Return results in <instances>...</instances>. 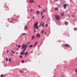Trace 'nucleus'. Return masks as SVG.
Returning <instances> with one entry per match:
<instances>
[{"label":"nucleus","mask_w":77,"mask_h":77,"mask_svg":"<svg viewBox=\"0 0 77 77\" xmlns=\"http://www.w3.org/2000/svg\"><path fill=\"white\" fill-rule=\"evenodd\" d=\"M18 53H19L18 52L16 53L17 54H18Z\"/></svg>","instance_id":"58836bf2"},{"label":"nucleus","mask_w":77,"mask_h":77,"mask_svg":"<svg viewBox=\"0 0 77 77\" xmlns=\"http://www.w3.org/2000/svg\"><path fill=\"white\" fill-rule=\"evenodd\" d=\"M11 55V56H13V54H12Z\"/></svg>","instance_id":"c03bdc74"},{"label":"nucleus","mask_w":77,"mask_h":77,"mask_svg":"<svg viewBox=\"0 0 77 77\" xmlns=\"http://www.w3.org/2000/svg\"><path fill=\"white\" fill-rule=\"evenodd\" d=\"M6 76V75H1L0 76L1 77H5Z\"/></svg>","instance_id":"ddd939ff"},{"label":"nucleus","mask_w":77,"mask_h":77,"mask_svg":"<svg viewBox=\"0 0 77 77\" xmlns=\"http://www.w3.org/2000/svg\"><path fill=\"white\" fill-rule=\"evenodd\" d=\"M44 23H42V26L43 27L44 26Z\"/></svg>","instance_id":"bb28decb"},{"label":"nucleus","mask_w":77,"mask_h":77,"mask_svg":"<svg viewBox=\"0 0 77 77\" xmlns=\"http://www.w3.org/2000/svg\"><path fill=\"white\" fill-rule=\"evenodd\" d=\"M64 46L65 47H70V46H69V45L68 44H66L64 45Z\"/></svg>","instance_id":"423d86ee"},{"label":"nucleus","mask_w":77,"mask_h":77,"mask_svg":"<svg viewBox=\"0 0 77 77\" xmlns=\"http://www.w3.org/2000/svg\"><path fill=\"white\" fill-rule=\"evenodd\" d=\"M22 63H24V60L22 61Z\"/></svg>","instance_id":"f704fd0d"},{"label":"nucleus","mask_w":77,"mask_h":77,"mask_svg":"<svg viewBox=\"0 0 77 77\" xmlns=\"http://www.w3.org/2000/svg\"><path fill=\"white\" fill-rule=\"evenodd\" d=\"M36 13L37 14H39V11H38L36 12Z\"/></svg>","instance_id":"a211bd4d"},{"label":"nucleus","mask_w":77,"mask_h":77,"mask_svg":"<svg viewBox=\"0 0 77 77\" xmlns=\"http://www.w3.org/2000/svg\"><path fill=\"white\" fill-rule=\"evenodd\" d=\"M30 44V42H29V43H28L27 44V45H28V44Z\"/></svg>","instance_id":"2f4dec72"},{"label":"nucleus","mask_w":77,"mask_h":77,"mask_svg":"<svg viewBox=\"0 0 77 77\" xmlns=\"http://www.w3.org/2000/svg\"><path fill=\"white\" fill-rule=\"evenodd\" d=\"M65 24L66 25H67L68 24V23L67 22H65Z\"/></svg>","instance_id":"2eb2a0df"},{"label":"nucleus","mask_w":77,"mask_h":77,"mask_svg":"<svg viewBox=\"0 0 77 77\" xmlns=\"http://www.w3.org/2000/svg\"><path fill=\"white\" fill-rule=\"evenodd\" d=\"M45 27H48V24H46L45 25Z\"/></svg>","instance_id":"a878e982"},{"label":"nucleus","mask_w":77,"mask_h":77,"mask_svg":"<svg viewBox=\"0 0 77 77\" xmlns=\"http://www.w3.org/2000/svg\"><path fill=\"white\" fill-rule=\"evenodd\" d=\"M17 46V45H16V47Z\"/></svg>","instance_id":"8fccbe9b"},{"label":"nucleus","mask_w":77,"mask_h":77,"mask_svg":"<svg viewBox=\"0 0 77 77\" xmlns=\"http://www.w3.org/2000/svg\"><path fill=\"white\" fill-rule=\"evenodd\" d=\"M33 11V10H31V12H32V11Z\"/></svg>","instance_id":"79ce46f5"},{"label":"nucleus","mask_w":77,"mask_h":77,"mask_svg":"<svg viewBox=\"0 0 77 77\" xmlns=\"http://www.w3.org/2000/svg\"><path fill=\"white\" fill-rule=\"evenodd\" d=\"M66 4H65L64 5V8L66 9Z\"/></svg>","instance_id":"f8f14e48"},{"label":"nucleus","mask_w":77,"mask_h":77,"mask_svg":"<svg viewBox=\"0 0 77 77\" xmlns=\"http://www.w3.org/2000/svg\"><path fill=\"white\" fill-rule=\"evenodd\" d=\"M72 17H74V15H72Z\"/></svg>","instance_id":"4c0bfd02"},{"label":"nucleus","mask_w":77,"mask_h":77,"mask_svg":"<svg viewBox=\"0 0 77 77\" xmlns=\"http://www.w3.org/2000/svg\"><path fill=\"white\" fill-rule=\"evenodd\" d=\"M44 32V30H43L42 32V34H43Z\"/></svg>","instance_id":"412c9836"},{"label":"nucleus","mask_w":77,"mask_h":77,"mask_svg":"<svg viewBox=\"0 0 77 77\" xmlns=\"http://www.w3.org/2000/svg\"><path fill=\"white\" fill-rule=\"evenodd\" d=\"M55 10H56V11H57L59 10V9L57 8H55Z\"/></svg>","instance_id":"aec40b11"},{"label":"nucleus","mask_w":77,"mask_h":77,"mask_svg":"<svg viewBox=\"0 0 77 77\" xmlns=\"http://www.w3.org/2000/svg\"><path fill=\"white\" fill-rule=\"evenodd\" d=\"M24 29H26V30L27 29V26H26V25H25V26Z\"/></svg>","instance_id":"4468645a"},{"label":"nucleus","mask_w":77,"mask_h":77,"mask_svg":"<svg viewBox=\"0 0 77 77\" xmlns=\"http://www.w3.org/2000/svg\"><path fill=\"white\" fill-rule=\"evenodd\" d=\"M41 23H42V22H41V23H40V25H39V26L40 27H41Z\"/></svg>","instance_id":"7c9ffc66"},{"label":"nucleus","mask_w":77,"mask_h":77,"mask_svg":"<svg viewBox=\"0 0 77 77\" xmlns=\"http://www.w3.org/2000/svg\"><path fill=\"white\" fill-rule=\"evenodd\" d=\"M55 17L57 20H60V16H59V15H55Z\"/></svg>","instance_id":"f03ea898"},{"label":"nucleus","mask_w":77,"mask_h":77,"mask_svg":"<svg viewBox=\"0 0 77 77\" xmlns=\"http://www.w3.org/2000/svg\"><path fill=\"white\" fill-rule=\"evenodd\" d=\"M38 22H36L34 25V29H38L39 26H38Z\"/></svg>","instance_id":"f257e3e1"},{"label":"nucleus","mask_w":77,"mask_h":77,"mask_svg":"<svg viewBox=\"0 0 77 77\" xmlns=\"http://www.w3.org/2000/svg\"><path fill=\"white\" fill-rule=\"evenodd\" d=\"M20 73H23V71H22L21 70L20 71Z\"/></svg>","instance_id":"4be33fe9"},{"label":"nucleus","mask_w":77,"mask_h":77,"mask_svg":"<svg viewBox=\"0 0 77 77\" xmlns=\"http://www.w3.org/2000/svg\"><path fill=\"white\" fill-rule=\"evenodd\" d=\"M8 52H9V51H8H8H7V53H8Z\"/></svg>","instance_id":"a19ab883"},{"label":"nucleus","mask_w":77,"mask_h":77,"mask_svg":"<svg viewBox=\"0 0 77 77\" xmlns=\"http://www.w3.org/2000/svg\"><path fill=\"white\" fill-rule=\"evenodd\" d=\"M27 47V46H26V48H25L23 50V51H26V48Z\"/></svg>","instance_id":"9b49d317"},{"label":"nucleus","mask_w":77,"mask_h":77,"mask_svg":"<svg viewBox=\"0 0 77 77\" xmlns=\"http://www.w3.org/2000/svg\"><path fill=\"white\" fill-rule=\"evenodd\" d=\"M38 7L39 8H41V6H38Z\"/></svg>","instance_id":"ea45409f"},{"label":"nucleus","mask_w":77,"mask_h":77,"mask_svg":"<svg viewBox=\"0 0 77 77\" xmlns=\"http://www.w3.org/2000/svg\"><path fill=\"white\" fill-rule=\"evenodd\" d=\"M33 46V45H30L29 46V47H32Z\"/></svg>","instance_id":"5701e85b"},{"label":"nucleus","mask_w":77,"mask_h":77,"mask_svg":"<svg viewBox=\"0 0 77 77\" xmlns=\"http://www.w3.org/2000/svg\"><path fill=\"white\" fill-rule=\"evenodd\" d=\"M46 11H47V10H46V9L43 10L42 11V12L41 13V15H43V12H46Z\"/></svg>","instance_id":"20e7f679"},{"label":"nucleus","mask_w":77,"mask_h":77,"mask_svg":"<svg viewBox=\"0 0 77 77\" xmlns=\"http://www.w3.org/2000/svg\"><path fill=\"white\" fill-rule=\"evenodd\" d=\"M18 47L19 48H20V47H21V46H20V45H19V46H18Z\"/></svg>","instance_id":"c756f323"},{"label":"nucleus","mask_w":77,"mask_h":77,"mask_svg":"<svg viewBox=\"0 0 77 77\" xmlns=\"http://www.w3.org/2000/svg\"><path fill=\"white\" fill-rule=\"evenodd\" d=\"M35 36L33 35L32 37V40H33V39H35Z\"/></svg>","instance_id":"dca6fc26"},{"label":"nucleus","mask_w":77,"mask_h":77,"mask_svg":"<svg viewBox=\"0 0 77 77\" xmlns=\"http://www.w3.org/2000/svg\"><path fill=\"white\" fill-rule=\"evenodd\" d=\"M68 17H69V15H68Z\"/></svg>","instance_id":"de8ad7c7"},{"label":"nucleus","mask_w":77,"mask_h":77,"mask_svg":"<svg viewBox=\"0 0 77 77\" xmlns=\"http://www.w3.org/2000/svg\"><path fill=\"white\" fill-rule=\"evenodd\" d=\"M38 44V42H36L35 43L34 45V47H36V45Z\"/></svg>","instance_id":"1a4fd4ad"},{"label":"nucleus","mask_w":77,"mask_h":77,"mask_svg":"<svg viewBox=\"0 0 77 77\" xmlns=\"http://www.w3.org/2000/svg\"><path fill=\"white\" fill-rule=\"evenodd\" d=\"M9 61H11V58H10L9 59Z\"/></svg>","instance_id":"473e14b6"},{"label":"nucleus","mask_w":77,"mask_h":77,"mask_svg":"<svg viewBox=\"0 0 77 77\" xmlns=\"http://www.w3.org/2000/svg\"><path fill=\"white\" fill-rule=\"evenodd\" d=\"M17 50H19L18 49H17Z\"/></svg>","instance_id":"09e8293b"},{"label":"nucleus","mask_w":77,"mask_h":77,"mask_svg":"<svg viewBox=\"0 0 77 77\" xmlns=\"http://www.w3.org/2000/svg\"><path fill=\"white\" fill-rule=\"evenodd\" d=\"M42 18H44V16H42Z\"/></svg>","instance_id":"72a5a7b5"},{"label":"nucleus","mask_w":77,"mask_h":77,"mask_svg":"<svg viewBox=\"0 0 77 77\" xmlns=\"http://www.w3.org/2000/svg\"><path fill=\"white\" fill-rule=\"evenodd\" d=\"M29 55V54H28V52H26L25 54V56L24 57H26V56H27Z\"/></svg>","instance_id":"6e6552de"},{"label":"nucleus","mask_w":77,"mask_h":77,"mask_svg":"<svg viewBox=\"0 0 77 77\" xmlns=\"http://www.w3.org/2000/svg\"><path fill=\"white\" fill-rule=\"evenodd\" d=\"M61 16H63L64 15V13H62L61 14Z\"/></svg>","instance_id":"f3484780"},{"label":"nucleus","mask_w":77,"mask_h":77,"mask_svg":"<svg viewBox=\"0 0 77 77\" xmlns=\"http://www.w3.org/2000/svg\"><path fill=\"white\" fill-rule=\"evenodd\" d=\"M20 59H21V58H23V56H20Z\"/></svg>","instance_id":"393cba45"},{"label":"nucleus","mask_w":77,"mask_h":77,"mask_svg":"<svg viewBox=\"0 0 77 77\" xmlns=\"http://www.w3.org/2000/svg\"><path fill=\"white\" fill-rule=\"evenodd\" d=\"M54 1H55V2H57V1H58V0H54Z\"/></svg>","instance_id":"e433bc0d"},{"label":"nucleus","mask_w":77,"mask_h":77,"mask_svg":"<svg viewBox=\"0 0 77 77\" xmlns=\"http://www.w3.org/2000/svg\"><path fill=\"white\" fill-rule=\"evenodd\" d=\"M32 18H33V20H34V19L35 18V17H34V16H33Z\"/></svg>","instance_id":"c9c22d12"},{"label":"nucleus","mask_w":77,"mask_h":77,"mask_svg":"<svg viewBox=\"0 0 77 77\" xmlns=\"http://www.w3.org/2000/svg\"><path fill=\"white\" fill-rule=\"evenodd\" d=\"M34 32H36V30H34Z\"/></svg>","instance_id":"37998d69"},{"label":"nucleus","mask_w":77,"mask_h":77,"mask_svg":"<svg viewBox=\"0 0 77 77\" xmlns=\"http://www.w3.org/2000/svg\"><path fill=\"white\" fill-rule=\"evenodd\" d=\"M40 34H37L36 35V36L37 38H40Z\"/></svg>","instance_id":"39448f33"},{"label":"nucleus","mask_w":77,"mask_h":77,"mask_svg":"<svg viewBox=\"0 0 77 77\" xmlns=\"http://www.w3.org/2000/svg\"><path fill=\"white\" fill-rule=\"evenodd\" d=\"M20 54L21 55H23V54H24V52L22 51V52L20 53Z\"/></svg>","instance_id":"0eeeda50"},{"label":"nucleus","mask_w":77,"mask_h":77,"mask_svg":"<svg viewBox=\"0 0 77 77\" xmlns=\"http://www.w3.org/2000/svg\"><path fill=\"white\" fill-rule=\"evenodd\" d=\"M12 21H11V22H10V23H12Z\"/></svg>","instance_id":"49530a36"},{"label":"nucleus","mask_w":77,"mask_h":77,"mask_svg":"<svg viewBox=\"0 0 77 77\" xmlns=\"http://www.w3.org/2000/svg\"><path fill=\"white\" fill-rule=\"evenodd\" d=\"M11 52H12V53H13V54H15V52H14V51L13 50L11 51Z\"/></svg>","instance_id":"6ab92c4d"},{"label":"nucleus","mask_w":77,"mask_h":77,"mask_svg":"<svg viewBox=\"0 0 77 77\" xmlns=\"http://www.w3.org/2000/svg\"><path fill=\"white\" fill-rule=\"evenodd\" d=\"M45 33H46V32H45Z\"/></svg>","instance_id":"a18cd8bd"},{"label":"nucleus","mask_w":77,"mask_h":77,"mask_svg":"<svg viewBox=\"0 0 77 77\" xmlns=\"http://www.w3.org/2000/svg\"><path fill=\"white\" fill-rule=\"evenodd\" d=\"M6 61H8V58H6Z\"/></svg>","instance_id":"cd10ccee"},{"label":"nucleus","mask_w":77,"mask_h":77,"mask_svg":"<svg viewBox=\"0 0 77 77\" xmlns=\"http://www.w3.org/2000/svg\"><path fill=\"white\" fill-rule=\"evenodd\" d=\"M26 44L25 45H24V44H23L22 46V50H23V48H26Z\"/></svg>","instance_id":"7ed1b4c3"},{"label":"nucleus","mask_w":77,"mask_h":77,"mask_svg":"<svg viewBox=\"0 0 77 77\" xmlns=\"http://www.w3.org/2000/svg\"><path fill=\"white\" fill-rule=\"evenodd\" d=\"M74 29L75 30H77V29L75 28H74Z\"/></svg>","instance_id":"c85d7f7f"},{"label":"nucleus","mask_w":77,"mask_h":77,"mask_svg":"<svg viewBox=\"0 0 77 77\" xmlns=\"http://www.w3.org/2000/svg\"><path fill=\"white\" fill-rule=\"evenodd\" d=\"M34 2V1H33V0H30L29 2V3H33Z\"/></svg>","instance_id":"9d476101"},{"label":"nucleus","mask_w":77,"mask_h":77,"mask_svg":"<svg viewBox=\"0 0 77 77\" xmlns=\"http://www.w3.org/2000/svg\"><path fill=\"white\" fill-rule=\"evenodd\" d=\"M22 35H26V33H23L22 34Z\"/></svg>","instance_id":"b1692460"}]
</instances>
